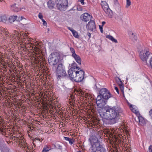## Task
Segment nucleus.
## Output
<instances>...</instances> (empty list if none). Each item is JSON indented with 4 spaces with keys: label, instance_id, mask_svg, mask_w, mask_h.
Returning a JSON list of instances; mask_svg holds the SVG:
<instances>
[{
    "label": "nucleus",
    "instance_id": "f257e3e1",
    "mask_svg": "<svg viewBox=\"0 0 152 152\" xmlns=\"http://www.w3.org/2000/svg\"><path fill=\"white\" fill-rule=\"evenodd\" d=\"M105 112L100 113V115L103 119L109 121L110 124H113L118 122L119 117L122 111L121 109L116 106H106L104 107Z\"/></svg>",
    "mask_w": 152,
    "mask_h": 152
},
{
    "label": "nucleus",
    "instance_id": "f03ea898",
    "mask_svg": "<svg viewBox=\"0 0 152 152\" xmlns=\"http://www.w3.org/2000/svg\"><path fill=\"white\" fill-rule=\"evenodd\" d=\"M96 98V103L98 107L103 108L106 104L105 100H107L112 97V95L109 91L105 88L101 89Z\"/></svg>",
    "mask_w": 152,
    "mask_h": 152
},
{
    "label": "nucleus",
    "instance_id": "7ed1b4c3",
    "mask_svg": "<svg viewBox=\"0 0 152 152\" xmlns=\"http://www.w3.org/2000/svg\"><path fill=\"white\" fill-rule=\"evenodd\" d=\"M139 56L142 60L148 64L147 60L152 59V53L149 52L148 48H145L140 52Z\"/></svg>",
    "mask_w": 152,
    "mask_h": 152
},
{
    "label": "nucleus",
    "instance_id": "20e7f679",
    "mask_svg": "<svg viewBox=\"0 0 152 152\" xmlns=\"http://www.w3.org/2000/svg\"><path fill=\"white\" fill-rule=\"evenodd\" d=\"M56 4L58 10L63 11L68 7V2L67 0H56Z\"/></svg>",
    "mask_w": 152,
    "mask_h": 152
},
{
    "label": "nucleus",
    "instance_id": "39448f33",
    "mask_svg": "<svg viewBox=\"0 0 152 152\" xmlns=\"http://www.w3.org/2000/svg\"><path fill=\"white\" fill-rule=\"evenodd\" d=\"M60 58L59 55L58 53H53L50 55L48 61L51 64L55 65L58 63Z\"/></svg>",
    "mask_w": 152,
    "mask_h": 152
},
{
    "label": "nucleus",
    "instance_id": "423d86ee",
    "mask_svg": "<svg viewBox=\"0 0 152 152\" xmlns=\"http://www.w3.org/2000/svg\"><path fill=\"white\" fill-rule=\"evenodd\" d=\"M57 74V79L66 76V73L64 70V66L62 64H59L56 71Z\"/></svg>",
    "mask_w": 152,
    "mask_h": 152
},
{
    "label": "nucleus",
    "instance_id": "0eeeda50",
    "mask_svg": "<svg viewBox=\"0 0 152 152\" xmlns=\"http://www.w3.org/2000/svg\"><path fill=\"white\" fill-rule=\"evenodd\" d=\"M91 152H107L105 149L100 144L96 143L91 147Z\"/></svg>",
    "mask_w": 152,
    "mask_h": 152
},
{
    "label": "nucleus",
    "instance_id": "6e6552de",
    "mask_svg": "<svg viewBox=\"0 0 152 152\" xmlns=\"http://www.w3.org/2000/svg\"><path fill=\"white\" fill-rule=\"evenodd\" d=\"M78 67L74 66L68 70V74L70 79L72 80H74L75 77L78 70Z\"/></svg>",
    "mask_w": 152,
    "mask_h": 152
},
{
    "label": "nucleus",
    "instance_id": "1a4fd4ad",
    "mask_svg": "<svg viewBox=\"0 0 152 152\" xmlns=\"http://www.w3.org/2000/svg\"><path fill=\"white\" fill-rule=\"evenodd\" d=\"M14 34L16 36L17 38L18 39V40L21 42L24 43L26 41L27 35L26 33L20 32L19 33L17 31H15L14 32Z\"/></svg>",
    "mask_w": 152,
    "mask_h": 152
},
{
    "label": "nucleus",
    "instance_id": "9d476101",
    "mask_svg": "<svg viewBox=\"0 0 152 152\" xmlns=\"http://www.w3.org/2000/svg\"><path fill=\"white\" fill-rule=\"evenodd\" d=\"M84 74L85 72L82 70L80 68H79L74 81L76 82H81L84 78Z\"/></svg>",
    "mask_w": 152,
    "mask_h": 152
},
{
    "label": "nucleus",
    "instance_id": "9b49d317",
    "mask_svg": "<svg viewBox=\"0 0 152 152\" xmlns=\"http://www.w3.org/2000/svg\"><path fill=\"white\" fill-rule=\"evenodd\" d=\"M91 17L88 13H85L81 15L80 18L83 21L87 22L91 19Z\"/></svg>",
    "mask_w": 152,
    "mask_h": 152
},
{
    "label": "nucleus",
    "instance_id": "f8f14e48",
    "mask_svg": "<svg viewBox=\"0 0 152 152\" xmlns=\"http://www.w3.org/2000/svg\"><path fill=\"white\" fill-rule=\"evenodd\" d=\"M88 27L89 30L91 31H93L96 28V26L94 20H90L88 24Z\"/></svg>",
    "mask_w": 152,
    "mask_h": 152
},
{
    "label": "nucleus",
    "instance_id": "ddd939ff",
    "mask_svg": "<svg viewBox=\"0 0 152 152\" xmlns=\"http://www.w3.org/2000/svg\"><path fill=\"white\" fill-rule=\"evenodd\" d=\"M20 147L23 149L25 150L26 152H29L30 150L29 148L27 147V143L23 142H20L19 143Z\"/></svg>",
    "mask_w": 152,
    "mask_h": 152
},
{
    "label": "nucleus",
    "instance_id": "4468645a",
    "mask_svg": "<svg viewBox=\"0 0 152 152\" xmlns=\"http://www.w3.org/2000/svg\"><path fill=\"white\" fill-rule=\"evenodd\" d=\"M89 140L91 144L93 143L92 145L96 144V143L100 144L98 142V140L97 137L95 136H93L91 137L89 139Z\"/></svg>",
    "mask_w": 152,
    "mask_h": 152
},
{
    "label": "nucleus",
    "instance_id": "2eb2a0df",
    "mask_svg": "<svg viewBox=\"0 0 152 152\" xmlns=\"http://www.w3.org/2000/svg\"><path fill=\"white\" fill-rule=\"evenodd\" d=\"M17 6L18 5H17ZM23 9V8H21L18 7L17 6V4H14L11 6V10L15 12H18Z\"/></svg>",
    "mask_w": 152,
    "mask_h": 152
},
{
    "label": "nucleus",
    "instance_id": "dca6fc26",
    "mask_svg": "<svg viewBox=\"0 0 152 152\" xmlns=\"http://www.w3.org/2000/svg\"><path fill=\"white\" fill-rule=\"evenodd\" d=\"M48 7L50 9H53L54 8L55 2L52 0H50L47 2Z\"/></svg>",
    "mask_w": 152,
    "mask_h": 152
},
{
    "label": "nucleus",
    "instance_id": "f3484780",
    "mask_svg": "<svg viewBox=\"0 0 152 152\" xmlns=\"http://www.w3.org/2000/svg\"><path fill=\"white\" fill-rule=\"evenodd\" d=\"M72 57L75 58L77 63L80 65L81 64V59L78 55L76 54V56L75 55L74 56H73Z\"/></svg>",
    "mask_w": 152,
    "mask_h": 152
},
{
    "label": "nucleus",
    "instance_id": "a211bd4d",
    "mask_svg": "<svg viewBox=\"0 0 152 152\" xmlns=\"http://www.w3.org/2000/svg\"><path fill=\"white\" fill-rule=\"evenodd\" d=\"M104 12H105L108 17L110 18H111L112 17L113 15L112 11L110 8Z\"/></svg>",
    "mask_w": 152,
    "mask_h": 152
},
{
    "label": "nucleus",
    "instance_id": "6ab92c4d",
    "mask_svg": "<svg viewBox=\"0 0 152 152\" xmlns=\"http://www.w3.org/2000/svg\"><path fill=\"white\" fill-rule=\"evenodd\" d=\"M106 37L115 43H117L118 42L117 40L114 38L112 36L110 35H107L106 36Z\"/></svg>",
    "mask_w": 152,
    "mask_h": 152
},
{
    "label": "nucleus",
    "instance_id": "aec40b11",
    "mask_svg": "<svg viewBox=\"0 0 152 152\" xmlns=\"http://www.w3.org/2000/svg\"><path fill=\"white\" fill-rule=\"evenodd\" d=\"M75 91H74L72 93V94H70V98L71 99V100H72V104H73L75 103Z\"/></svg>",
    "mask_w": 152,
    "mask_h": 152
},
{
    "label": "nucleus",
    "instance_id": "412c9836",
    "mask_svg": "<svg viewBox=\"0 0 152 152\" xmlns=\"http://www.w3.org/2000/svg\"><path fill=\"white\" fill-rule=\"evenodd\" d=\"M17 18L18 16L16 15L11 16L9 18V21L12 23L14 22Z\"/></svg>",
    "mask_w": 152,
    "mask_h": 152
},
{
    "label": "nucleus",
    "instance_id": "4be33fe9",
    "mask_svg": "<svg viewBox=\"0 0 152 152\" xmlns=\"http://www.w3.org/2000/svg\"><path fill=\"white\" fill-rule=\"evenodd\" d=\"M52 149L51 146L49 145H45L43 148V150L47 152H48V151Z\"/></svg>",
    "mask_w": 152,
    "mask_h": 152
},
{
    "label": "nucleus",
    "instance_id": "5701e85b",
    "mask_svg": "<svg viewBox=\"0 0 152 152\" xmlns=\"http://www.w3.org/2000/svg\"><path fill=\"white\" fill-rule=\"evenodd\" d=\"M64 138L65 140L69 141L71 145H72L74 142V140L73 138L71 139L67 137H64Z\"/></svg>",
    "mask_w": 152,
    "mask_h": 152
},
{
    "label": "nucleus",
    "instance_id": "b1692460",
    "mask_svg": "<svg viewBox=\"0 0 152 152\" xmlns=\"http://www.w3.org/2000/svg\"><path fill=\"white\" fill-rule=\"evenodd\" d=\"M138 119L139 122L140 124H144L145 123V121L142 117H139Z\"/></svg>",
    "mask_w": 152,
    "mask_h": 152
},
{
    "label": "nucleus",
    "instance_id": "393cba45",
    "mask_svg": "<svg viewBox=\"0 0 152 152\" xmlns=\"http://www.w3.org/2000/svg\"><path fill=\"white\" fill-rule=\"evenodd\" d=\"M0 19L1 21L5 22L7 20V17L5 16H3L0 17Z\"/></svg>",
    "mask_w": 152,
    "mask_h": 152
},
{
    "label": "nucleus",
    "instance_id": "a878e982",
    "mask_svg": "<svg viewBox=\"0 0 152 152\" xmlns=\"http://www.w3.org/2000/svg\"><path fill=\"white\" fill-rule=\"evenodd\" d=\"M131 5V1L130 0H126V7L128 8Z\"/></svg>",
    "mask_w": 152,
    "mask_h": 152
},
{
    "label": "nucleus",
    "instance_id": "bb28decb",
    "mask_svg": "<svg viewBox=\"0 0 152 152\" xmlns=\"http://www.w3.org/2000/svg\"><path fill=\"white\" fill-rule=\"evenodd\" d=\"M70 50L71 52V53H72V56H74L75 55L76 56V54L75 53V50L73 48H72V47H71L70 48Z\"/></svg>",
    "mask_w": 152,
    "mask_h": 152
},
{
    "label": "nucleus",
    "instance_id": "cd10ccee",
    "mask_svg": "<svg viewBox=\"0 0 152 152\" xmlns=\"http://www.w3.org/2000/svg\"><path fill=\"white\" fill-rule=\"evenodd\" d=\"M73 36L76 38H78L79 35L77 32L75 30L72 33Z\"/></svg>",
    "mask_w": 152,
    "mask_h": 152
},
{
    "label": "nucleus",
    "instance_id": "c85d7f7f",
    "mask_svg": "<svg viewBox=\"0 0 152 152\" xmlns=\"http://www.w3.org/2000/svg\"><path fill=\"white\" fill-rule=\"evenodd\" d=\"M102 7L104 11L109 9V7L107 4H106V5L103 6Z\"/></svg>",
    "mask_w": 152,
    "mask_h": 152
},
{
    "label": "nucleus",
    "instance_id": "c756f323",
    "mask_svg": "<svg viewBox=\"0 0 152 152\" xmlns=\"http://www.w3.org/2000/svg\"><path fill=\"white\" fill-rule=\"evenodd\" d=\"M30 38H26V41L25 42L24 44L26 45L28 44H32L31 42V41L30 40Z\"/></svg>",
    "mask_w": 152,
    "mask_h": 152
},
{
    "label": "nucleus",
    "instance_id": "7c9ffc66",
    "mask_svg": "<svg viewBox=\"0 0 152 152\" xmlns=\"http://www.w3.org/2000/svg\"><path fill=\"white\" fill-rule=\"evenodd\" d=\"M1 123H0V125L1 124ZM6 131L5 129H2L1 128H0V134H5Z\"/></svg>",
    "mask_w": 152,
    "mask_h": 152
},
{
    "label": "nucleus",
    "instance_id": "2f4dec72",
    "mask_svg": "<svg viewBox=\"0 0 152 152\" xmlns=\"http://www.w3.org/2000/svg\"><path fill=\"white\" fill-rule=\"evenodd\" d=\"M40 138L36 137L33 140V143L34 145V146L35 145L34 142H36V141L37 140H39H39H40Z\"/></svg>",
    "mask_w": 152,
    "mask_h": 152
},
{
    "label": "nucleus",
    "instance_id": "473e14b6",
    "mask_svg": "<svg viewBox=\"0 0 152 152\" xmlns=\"http://www.w3.org/2000/svg\"><path fill=\"white\" fill-rule=\"evenodd\" d=\"M9 149L7 148H4L2 151V152H10Z\"/></svg>",
    "mask_w": 152,
    "mask_h": 152
},
{
    "label": "nucleus",
    "instance_id": "72a5a7b5",
    "mask_svg": "<svg viewBox=\"0 0 152 152\" xmlns=\"http://www.w3.org/2000/svg\"><path fill=\"white\" fill-rule=\"evenodd\" d=\"M38 17L39 18L41 19L42 20V19H43V16L42 14L41 13H39L38 15Z\"/></svg>",
    "mask_w": 152,
    "mask_h": 152
},
{
    "label": "nucleus",
    "instance_id": "f704fd0d",
    "mask_svg": "<svg viewBox=\"0 0 152 152\" xmlns=\"http://www.w3.org/2000/svg\"><path fill=\"white\" fill-rule=\"evenodd\" d=\"M23 19H25V18L22 16H19L18 17V19H17V20L20 21L21 20Z\"/></svg>",
    "mask_w": 152,
    "mask_h": 152
},
{
    "label": "nucleus",
    "instance_id": "c9c22d12",
    "mask_svg": "<svg viewBox=\"0 0 152 152\" xmlns=\"http://www.w3.org/2000/svg\"><path fill=\"white\" fill-rule=\"evenodd\" d=\"M120 87V88L122 92L124 91V85L123 84H121L119 85Z\"/></svg>",
    "mask_w": 152,
    "mask_h": 152
},
{
    "label": "nucleus",
    "instance_id": "e433bc0d",
    "mask_svg": "<svg viewBox=\"0 0 152 152\" xmlns=\"http://www.w3.org/2000/svg\"><path fill=\"white\" fill-rule=\"evenodd\" d=\"M107 4L105 1H102L101 3V5L102 7L103 6H105L106 5V4Z\"/></svg>",
    "mask_w": 152,
    "mask_h": 152
},
{
    "label": "nucleus",
    "instance_id": "4c0bfd02",
    "mask_svg": "<svg viewBox=\"0 0 152 152\" xmlns=\"http://www.w3.org/2000/svg\"><path fill=\"white\" fill-rule=\"evenodd\" d=\"M149 152H152V145H150L148 148Z\"/></svg>",
    "mask_w": 152,
    "mask_h": 152
},
{
    "label": "nucleus",
    "instance_id": "58836bf2",
    "mask_svg": "<svg viewBox=\"0 0 152 152\" xmlns=\"http://www.w3.org/2000/svg\"><path fill=\"white\" fill-rule=\"evenodd\" d=\"M67 28L69 30L71 31L72 33L73 32H74V31H75V30L74 29H73L72 28L70 27H68Z\"/></svg>",
    "mask_w": 152,
    "mask_h": 152
},
{
    "label": "nucleus",
    "instance_id": "ea45409f",
    "mask_svg": "<svg viewBox=\"0 0 152 152\" xmlns=\"http://www.w3.org/2000/svg\"><path fill=\"white\" fill-rule=\"evenodd\" d=\"M42 20L43 22V25L44 26H46L47 25V23L45 20L44 19H42Z\"/></svg>",
    "mask_w": 152,
    "mask_h": 152
},
{
    "label": "nucleus",
    "instance_id": "a19ab883",
    "mask_svg": "<svg viewBox=\"0 0 152 152\" xmlns=\"http://www.w3.org/2000/svg\"><path fill=\"white\" fill-rule=\"evenodd\" d=\"M102 26H101L99 25V29L100 30L101 32L102 33H103V30H102Z\"/></svg>",
    "mask_w": 152,
    "mask_h": 152
},
{
    "label": "nucleus",
    "instance_id": "79ce46f5",
    "mask_svg": "<svg viewBox=\"0 0 152 152\" xmlns=\"http://www.w3.org/2000/svg\"><path fill=\"white\" fill-rule=\"evenodd\" d=\"M77 10L79 11H82L83 10V8L80 7H77Z\"/></svg>",
    "mask_w": 152,
    "mask_h": 152
},
{
    "label": "nucleus",
    "instance_id": "37998d69",
    "mask_svg": "<svg viewBox=\"0 0 152 152\" xmlns=\"http://www.w3.org/2000/svg\"><path fill=\"white\" fill-rule=\"evenodd\" d=\"M57 148L59 149H62V147L59 145H57Z\"/></svg>",
    "mask_w": 152,
    "mask_h": 152
},
{
    "label": "nucleus",
    "instance_id": "c03bdc74",
    "mask_svg": "<svg viewBox=\"0 0 152 152\" xmlns=\"http://www.w3.org/2000/svg\"><path fill=\"white\" fill-rule=\"evenodd\" d=\"M78 1L80 2L82 5L84 4V0H78Z\"/></svg>",
    "mask_w": 152,
    "mask_h": 152
},
{
    "label": "nucleus",
    "instance_id": "a18cd8bd",
    "mask_svg": "<svg viewBox=\"0 0 152 152\" xmlns=\"http://www.w3.org/2000/svg\"><path fill=\"white\" fill-rule=\"evenodd\" d=\"M150 115L152 119V109L149 111Z\"/></svg>",
    "mask_w": 152,
    "mask_h": 152
},
{
    "label": "nucleus",
    "instance_id": "49530a36",
    "mask_svg": "<svg viewBox=\"0 0 152 152\" xmlns=\"http://www.w3.org/2000/svg\"><path fill=\"white\" fill-rule=\"evenodd\" d=\"M114 87H115V89L116 91L118 93V94H119V90H118V88L116 86H115Z\"/></svg>",
    "mask_w": 152,
    "mask_h": 152
},
{
    "label": "nucleus",
    "instance_id": "de8ad7c7",
    "mask_svg": "<svg viewBox=\"0 0 152 152\" xmlns=\"http://www.w3.org/2000/svg\"><path fill=\"white\" fill-rule=\"evenodd\" d=\"M31 44H28L27 45H26L25 46L27 47H29V48H30L31 47Z\"/></svg>",
    "mask_w": 152,
    "mask_h": 152
},
{
    "label": "nucleus",
    "instance_id": "09e8293b",
    "mask_svg": "<svg viewBox=\"0 0 152 152\" xmlns=\"http://www.w3.org/2000/svg\"><path fill=\"white\" fill-rule=\"evenodd\" d=\"M87 35L89 37V38L91 37V34L90 33L88 32L87 33Z\"/></svg>",
    "mask_w": 152,
    "mask_h": 152
},
{
    "label": "nucleus",
    "instance_id": "8fccbe9b",
    "mask_svg": "<svg viewBox=\"0 0 152 152\" xmlns=\"http://www.w3.org/2000/svg\"><path fill=\"white\" fill-rule=\"evenodd\" d=\"M130 37L131 38H133V37H134V33H131L130 35Z\"/></svg>",
    "mask_w": 152,
    "mask_h": 152
},
{
    "label": "nucleus",
    "instance_id": "3c124183",
    "mask_svg": "<svg viewBox=\"0 0 152 152\" xmlns=\"http://www.w3.org/2000/svg\"><path fill=\"white\" fill-rule=\"evenodd\" d=\"M3 32L4 34H5L6 35H7L8 34V32L6 31H3Z\"/></svg>",
    "mask_w": 152,
    "mask_h": 152
},
{
    "label": "nucleus",
    "instance_id": "603ef678",
    "mask_svg": "<svg viewBox=\"0 0 152 152\" xmlns=\"http://www.w3.org/2000/svg\"><path fill=\"white\" fill-rule=\"evenodd\" d=\"M132 111H133V112H134L135 113H136L137 112V111L136 110H134V109H132Z\"/></svg>",
    "mask_w": 152,
    "mask_h": 152
},
{
    "label": "nucleus",
    "instance_id": "864d4df0",
    "mask_svg": "<svg viewBox=\"0 0 152 152\" xmlns=\"http://www.w3.org/2000/svg\"><path fill=\"white\" fill-rule=\"evenodd\" d=\"M114 2L116 4H118L117 0H114Z\"/></svg>",
    "mask_w": 152,
    "mask_h": 152
},
{
    "label": "nucleus",
    "instance_id": "5fc2aeb1",
    "mask_svg": "<svg viewBox=\"0 0 152 152\" xmlns=\"http://www.w3.org/2000/svg\"><path fill=\"white\" fill-rule=\"evenodd\" d=\"M105 23V22L103 21L102 22V26H103Z\"/></svg>",
    "mask_w": 152,
    "mask_h": 152
},
{
    "label": "nucleus",
    "instance_id": "6e6d98bb",
    "mask_svg": "<svg viewBox=\"0 0 152 152\" xmlns=\"http://www.w3.org/2000/svg\"><path fill=\"white\" fill-rule=\"evenodd\" d=\"M43 140V139H42V138H40V140H39V141L40 142H42V141Z\"/></svg>",
    "mask_w": 152,
    "mask_h": 152
},
{
    "label": "nucleus",
    "instance_id": "4d7b16f0",
    "mask_svg": "<svg viewBox=\"0 0 152 152\" xmlns=\"http://www.w3.org/2000/svg\"><path fill=\"white\" fill-rule=\"evenodd\" d=\"M136 38H137L136 37H135V36L134 35V39L135 40Z\"/></svg>",
    "mask_w": 152,
    "mask_h": 152
},
{
    "label": "nucleus",
    "instance_id": "13d9d810",
    "mask_svg": "<svg viewBox=\"0 0 152 152\" xmlns=\"http://www.w3.org/2000/svg\"><path fill=\"white\" fill-rule=\"evenodd\" d=\"M77 152H81L80 151H77Z\"/></svg>",
    "mask_w": 152,
    "mask_h": 152
},
{
    "label": "nucleus",
    "instance_id": "bf43d9fd",
    "mask_svg": "<svg viewBox=\"0 0 152 152\" xmlns=\"http://www.w3.org/2000/svg\"><path fill=\"white\" fill-rule=\"evenodd\" d=\"M2 1V0H0V1Z\"/></svg>",
    "mask_w": 152,
    "mask_h": 152
},
{
    "label": "nucleus",
    "instance_id": "052dcab7",
    "mask_svg": "<svg viewBox=\"0 0 152 152\" xmlns=\"http://www.w3.org/2000/svg\"><path fill=\"white\" fill-rule=\"evenodd\" d=\"M131 107H132V106H130V107H131Z\"/></svg>",
    "mask_w": 152,
    "mask_h": 152
}]
</instances>
